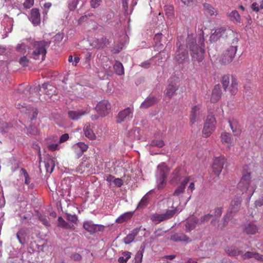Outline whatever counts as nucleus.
<instances>
[{"label":"nucleus","mask_w":263,"mask_h":263,"mask_svg":"<svg viewBox=\"0 0 263 263\" xmlns=\"http://www.w3.org/2000/svg\"><path fill=\"white\" fill-rule=\"evenodd\" d=\"M204 41L203 37H200L198 45H197L195 36L193 34H188L185 41L183 37H178L177 42V50L175 54L176 60L179 63L183 62L188 57L186 48H189L191 51L192 60L201 62L204 58Z\"/></svg>","instance_id":"obj_1"},{"label":"nucleus","mask_w":263,"mask_h":263,"mask_svg":"<svg viewBox=\"0 0 263 263\" xmlns=\"http://www.w3.org/2000/svg\"><path fill=\"white\" fill-rule=\"evenodd\" d=\"M238 189L242 194H246L247 196V201L249 202L256 189V185L251 180L250 172L243 174L238 184Z\"/></svg>","instance_id":"obj_2"},{"label":"nucleus","mask_w":263,"mask_h":263,"mask_svg":"<svg viewBox=\"0 0 263 263\" xmlns=\"http://www.w3.org/2000/svg\"><path fill=\"white\" fill-rule=\"evenodd\" d=\"M32 46V51L30 53V57L35 60L43 61L45 60L47 53L46 47L49 46L50 42L44 41H35L33 39L26 40Z\"/></svg>","instance_id":"obj_3"},{"label":"nucleus","mask_w":263,"mask_h":263,"mask_svg":"<svg viewBox=\"0 0 263 263\" xmlns=\"http://www.w3.org/2000/svg\"><path fill=\"white\" fill-rule=\"evenodd\" d=\"M170 170L165 163H161L157 167V186L159 190L163 189L166 184V179Z\"/></svg>","instance_id":"obj_4"},{"label":"nucleus","mask_w":263,"mask_h":263,"mask_svg":"<svg viewBox=\"0 0 263 263\" xmlns=\"http://www.w3.org/2000/svg\"><path fill=\"white\" fill-rule=\"evenodd\" d=\"M241 203L240 197H237L232 200L230 207L223 218V226L227 225L228 222L239 211Z\"/></svg>","instance_id":"obj_5"},{"label":"nucleus","mask_w":263,"mask_h":263,"mask_svg":"<svg viewBox=\"0 0 263 263\" xmlns=\"http://www.w3.org/2000/svg\"><path fill=\"white\" fill-rule=\"evenodd\" d=\"M204 110L201 105L194 106L191 111L190 122L191 125L200 123L204 118Z\"/></svg>","instance_id":"obj_6"},{"label":"nucleus","mask_w":263,"mask_h":263,"mask_svg":"<svg viewBox=\"0 0 263 263\" xmlns=\"http://www.w3.org/2000/svg\"><path fill=\"white\" fill-rule=\"evenodd\" d=\"M39 91H44L46 95L51 97L55 92V88L47 83H44L42 87H40V86H39L33 88L31 87L29 90H26L24 93L26 95L28 93H32L34 96L38 97Z\"/></svg>","instance_id":"obj_7"},{"label":"nucleus","mask_w":263,"mask_h":263,"mask_svg":"<svg viewBox=\"0 0 263 263\" xmlns=\"http://www.w3.org/2000/svg\"><path fill=\"white\" fill-rule=\"evenodd\" d=\"M216 120L213 116H208L202 129V134L205 137H209L214 131Z\"/></svg>","instance_id":"obj_8"},{"label":"nucleus","mask_w":263,"mask_h":263,"mask_svg":"<svg viewBox=\"0 0 263 263\" xmlns=\"http://www.w3.org/2000/svg\"><path fill=\"white\" fill-rule=\"evenodd\" d=\"M237 50V46H232L229 47L222 54L221 62L224 64L231 63L234 59Z\"/></svg>","instance_id":"obj_9"},{"label":"nucleus","mask_w":263,"mask_h":263,"mask_svg":"<svg viewBox=\"0 0 263 263\" xmlns=\"http://www.w3.org/2000/svg\"><path fill=\"white\" fill-rule=\"evenodd\" d=\"M226 162V159L224 156H220L215 158L212 165V171L216 176H218L221 173Z\"/></svg>","instance_id":"obj_10"},{"label":"nucleus","mask_w":263,"mask_h":263,"mask_svg":"<svg viewBox=\"0 0 263 263\" xmlns=\"http://www.w3.org/2000/svg\"><path fill=\"white\" fill-rule=\"evenodd\" d=\"M133 117V109L127 107L120 111L117 117L116 121L118 123L130 121Z\"/></svg>","instance_id":"obj_11"},{"label":"nucleus","mask_w":263,"mask_h":263,"mask_svg":"<svg viewBox=\"0 0 263 263\" xmlns=\"http://www.w3.org/2000/svg\"><path fill=\"white\" fill-rule=\"evenodd\" d=\"M185 177L184 170L178 167L175 169L172 173L170 178V183L171 184H177L179 182H181Z\"/></svg>","instance_id":"obj_12"},{"label":"nucleus","mask_w":263,"mask_h":263,"mask_svg":"<svg viewBox=\"0 0 263 263\" xmlns=\"http://www.w3.org/2000/svg\"><path fill=\"white\" fill-rule=\"evenodd\" d=\"M110 104L107 100L99 102L96 107L97 112L102 117L107 115L110 109Z\"/></svg>","instance_id":"obj_13"},{"label":"nucleus","mask_w":263,"mask_h":263,"mask_svg":"<svg viewBox=\"0 0 263 263\" xmlns=\"http://www.w3.org/2000/svg\"><path fill=\"white\" fill-rule=\"evenodd\" d=\"M220 141L222 144L225 145L228 149H230L234 145L233 137L229 133L222 132L220 135Z\"/></svg>","instance_id":"obj_14"},{"label":"nucleus","mask_w":263,"mask_h":263,"mask_svg":"<svg viewBox=\"0 0 263 263\" xmlns=\"http://www.w3.org/2000/svg\"><path fill=\"white\" fill-rule=\"evenodd\" d=\"M83 228L87 232L94 233L97 231H102L104 227L101 224H96L91 221H86L83 223Z\"/></svg>","instance_id":"obj_15"},{"label":"nucleus","mask_w":263,"mask_h":263,"mask_svg":"<svg viewBox=\"0 0 263 263\" xmlns=\"http://www.w3.org/2000/svg\"><path fill=\"white\" fill-rule=\"evenodd\" d=\"M88 148V145L82 142L74 144L72 147L73 151L78 158L80 157L83 153L87 150Z\"/></svg>","instance_id":"obj_16"},{"label":"nucleus","mask_w":263,"mask_h":263,"mask_svg":"<svg viewBox=\"0 0 263 263\" xmlns=\"http://www.w3.org/2000/svg\"><path fill=\"white\" fill-rule=\"evenodd\" d=\"M190 180V177H185L183 180L181 182L180 184L175 190L173 195L175 196L179 197L182 195L185 191L186 184Z\"/></svg>","instance_id":"obj_17"},{"label":"nucleus","mask_w":263,"mask_h":263,"mask_svg":"<svg viewBox=\"0 0 263 263\" xmlns=\"http://www.w3.org/2000/svg\"><path fill=\"white\" fill-rule=\"evenodd\" d=\"M226 31L224 27H220L215 29L214 32H212L210 37V40L211 42L217 41L220 37L223 36Z\"/></svg>","instance_id":"obj_18"},{"label":"nucleus","mask_w":263,"mask_h":263,"mask_svg":"<svg viewBox=\"0 0 263 263\" xmlns=\"http://www.w3.org/2000/svg\"><path fill=\"white\" fill-rule=\"evenodd\" d=\"M29 20L34 26H37L40 24V14L37 9L33 8L31 10Z\"/></svg>","instance_id":"obj_19"},{"label":"nucleus","mask_w":263,"mask_h":263,"mask_svg":"<svg viewBox=\"0 0 263 263\" xmlns=\"http://www.w3.org/2000/svg\"><path fill=\"white\" fill-rule=\"evenodd\" d=\"M221 90L219 85H216L212 90L211 97V102L212 103L217 102L221 98Z\"/></svg>","instance_id":"obj_20"},{"label":"nucleus","mask_w":263,"mask_h":263,"mask_svg":"<svg viewBox=\"0 0 263 263\" xmlns=\"http://www.w3.org/2000/svg\"><path fill=\"white\" fill-rule=\"evenodd\" d=\"M243 231L248 235H254L258 232V228L256 224L249 223L244 226Z\"/></svg>","instance_id":"obj_21"},{"label":"nucleus","mask_w":263,"mask_h":263,"mask_svg":"<svg viewBox=\"0 0 263 263\" xmlns=\"http://www.w3.org/2000/svg\"><path fill=\"white\" fill-rule=\"evenodd\" d=\"M178 89V86L176 83L171 82L167 86L165 95L168 98H171L175 95L176 91Z\"/></svg>","instance_id":"obj_22"},{"label":"nucleus","mask_w":263,"mask_h":263,"mask_svg":"<svg viewBox=\"0 0 263 263\" xmlns=\"http://www.w3.org/2000/svg\"><path fill=\"white\" fill-rule=\"evenodd\" d=\"M29 39H26L23 40V42L21 43L18 44L16 47V51L21 54H24L26 53L28 48V45H30L29 41H26V40Z\"/></svg>","instance_id":"obj_23"},{"label":"nucleus","mask_w":263,"mask_h":263,"mask_svg":"<svg viewBox=\"0 0 263 263\" xmlns=\"http://www.w3.org/2000/svg\"><path fill=\"white\" fill-rule=\"evenodd\" d=\"M141 136V130L139 128L134 127L127 134V137L130 140H139Z\"/></svg>","instance_id":"obj_24"},{"label":"nucleus","mask_w":263,"mask_h":263,"mask_svg":"<svg viewBox=\"0 0 263 263\" xmlns=\"http://www.w3.org/2000/svg\"><path fill=\"white\" fill-rule=\"evenodd\" d=\"M109 44V40L106 38L102 37L100 39L95 40L91 45L95 47L100 49L106 47Z\"/></svg>","instance_id":"obj_25"},{"label":"nucleus","mask_w":263,"mask_h":263,"mask_svg":"<svg viewBox=\"0 0 263 263\" xmlns=\"http://www.w3.org/2000/svg\"><path fill=\"white\" fill-rule=\"evenodd\" d=\"M139 232V229L138 228L133 230L130 232V233H129L123 239L124 242L126 245L129 244L130 243L132 242L134 240L135 237L138 235Z\"/></svg>","instance_id":"obj_26"},{"label":"nucleus","mask_w":263,"mask_h":263,"mask_svg":"<svg viewBox=\"0 0 263 263\" xmlns=\"http://www.w3.org/2000/svg\"><path fill=\"white\" fill-rule=\"evenodd\" d=\"M229 123L232 132L235 136H239L240 135L241 130L240 125L237 121L233 120L232 121H229Z\"/></svg>","instance_id":"obj_27"},{"label":"nucleus","mask_w":263,"mask_h":263,"mask_svg":"<svg viewBox=\"0 0 263 263\" xmlns=\"http://www.w3.org/2000/svg\"><path fill=\"white\" fill-rule=\"evenodd\" d=\"M226 253L230 256H237L241 255L242 251L235 247H227L225 248Z\"/></svg>","instance_id":"obj_28"},{"label":"nucleus","mask_w":263,"mask_h":263,"mask_svg":"<svg viewBox=\"0 0 263 263\" xmlns=\"http://www.w3.org/2000/svg\"><path fill=\"white\" fill-rule=\"evenodd\" d=\"M171 240L174 241H190L189 238L183 233H176L171 235Z\"/></svg>","instance_id":"obj_29"},{"label":"nucleus","mask_w":263,"mask_h":263,"mask_svg":"<svg viewBox=\"0 0 263 263\" xmlns=\"http://www.w3.org/2000/svg\"><path fill=\"white\" fill-rule=\"evenodd\" d=\"M86 114V112L82 110L69 111L68 112V116L71 119L77 120Z\"/></svg>","instance_id":"obj_30"},{"label":"nucleus","mask_w":263,"mask_h":263,"mask_svg":"<svg viewBox=\"0 0 263 263\" xmlns=\"http://www.w3.org/2000/svg\"><path fill=\"white\" fill-rule=\"evenodd\" d=\"M197 219L196 217H193L188 220L185 224V230L186 232H189L193 230L196 225Z\"/></svg>","instance_id":"obj_31"},{"label":"nucleus","mask_w":263,"mask_h":263,"mask_svg":"<svg viewBox=\"0 0 263 263\" xmlns=\"http://www.w3.org/2000/svg\"><path fill=\"white\" fill-rule=\"evenodd\" d=\"M156 102V99L154 97H148L141 103V108H147L152 106Z\"/></svg>","instance_id":"obj_32"},{"label":"nucleus","mask_w":263,"mask_h":263,"mask_svg":"<svg viewBox=\"0 0 263 263\" xmlns=\"http://www.w3.org/2000/svg\"><path fill=\"white\" fill-rule=\"evenodd\" d=\"M85 136L90 140L96 138V136L93 132L90 125H85L83 128Z\"/></svg>","instance_id":"obj_33"},{"label":"nucleus","mask_w":263,"mask_h":263,"mask_svg":"<svg viewBox=\"0 0 263 263\" xmlns=\"http://www.w3.org/2000/svg\"><path fill=\"white\" fill-rule=\"evenodd\" d=\"M132 212L125 213L121 215L117 219H116V222L119 223H122L124 222L127 221L132 217Z\"/></svg>","instance_id":"obj_34"},{"label":"nucleus","mask_w":263,"mask_h":263,"mask_svg":"<svg viewBox=\"0 0 263 263\" xmlns=\"http://www.w3.org/2000/svg\"><path fill=\"white\" fill-rule=\"evenodd\" d=\"M203 8L206 13H208L211 16H217L218 14V13L215 9L209 4H204Z\"/></svg>","instance_id":"obj_35"},{"label":"nucleus","mask_w":263,"mask_h":263,"mask_svg":"<svg viewBox=\"0 0 263 263\" xmlns=\"http://www.w3.org/2000/svg\"><path fill=\"white\" fill-rule=\"evenodd\" d=\"M152 191V190L148 192L146 195H145L139 203L138 204L137 209H142L144 208L147 204H148V200H149V194Z\"/></svg>","instance_id":"obj_36"},{"label":"nucleus","mask_w":263,"mask_h":263,"mask_svg":"<svg viewBox=\"0 0 263 263\" xmlns=\"http://www.w3.org/2000/svg\"><path fill=\"white\" fill-rule=\"evenodd\" d=\"M45 167L46 171L49 173H51L54 167V162L53 159H48L45 161Z\"/></svg>","instance_id":"obj_37"},{"label":"nucleus","mask_w":263,"mask_h":263,"mask_svg":"<svg viewBox=\"0 0 263 263\" xmlns=\"http://www.w3.org/2000/svg\"><path fill=\"white\" fill-rule=\"evenodd\" d=\"M58 226L65 229H74V226L67 222L61 216L58 217Z\"/></svg>","instance_id":"obj_38"},{"label":"nucleus","mask_w":263,"mask_h":263,"mask_svg":"<svg viewBox=\"0 0 263 263\" xmlns=\"http://www.w3.org/2000/svg\"><path fill=\"white\" fill-rule=\"evenodd\" d=\"M114 69L118 74L122 75L124 74V68L121 62L116 61L114 65Z\"/></svg>","instance_id":"obj_39"},{"label":"nucleus","mask_w":263,"mask_h":263,"mask_svg":"<svg viewBox=\"0 0 263 263\" xmlns=\"http://www.w3.org/2000/svg\"><path fill=\"white\" fill-rule=\"evenodd\" d=\"M229 18L233 21H235L237 22H240L241 18L238 12L236 10H233L231 13L228 14Z\"/></svg>","instance_id":"obj_40"},{"label":"nucleus","mask_w":263,"mask_h":263,"mask_svg":"<svg viewBox=\"0 0 263 263\" xmlns=\"http://www.w3.org/2000/svg\"><path fill=\"white\" fill-rule=\"evenodd\" d=\"M123 256H120L118 258V261L120 263H126L127 261L131 257V253L126 251L123 253Z\"/></svg>","instance_id":"obj_41"},{"label":"nucleus","mask_w":263,"mask_h":263,"mask_svg":"<svg viewBox=\"0 0 263 263\" xmlns=\"http://www.w3.org/2000/svg\"><path fill=\"white\" fill-rule=\"evenodd\" d=\"M151 219L153 221L160 222L166 220L164 214H155L151 216Z\"/></svg>","instance_id":"obj_42"},{"label":"nucleus","mask_w":263,"mask_h":263,"mask_svg":"<svg viewBox=\"0 0 263 263\" xmlns=\"http://www.w3.org/2000/svg\"><path fill=\"white\" fill-rule=\"evenodd\" d=\"M255 251H246L241 252V258L242 259H249L252 258H254V254Z\"/></svg>","instance_id":"obj_43"},{"label":"nucleus","mask_w":263,"mask_h":263,"mask_svg":"<svg viewBox=\"0 0 263 263\" xmlns=\"http://www.w3.org/2000/svg\"><path fill=\"white\" fill-rule=\"evenodd\" d=\"M144 249L139 250L136 254L134 263H141Z\"/></svg>","instance_id":"obj_44"},{"label":"nucleus","mask_w":263,"mask_h":263,"mask_svg":"<svg viewBox=\"0 0 263 263\" xmlns=\"http://www.w3.org/2000/svg\"><path fill=\"white\" fill-rule=\"evenodd\" d=\"M238 90V83L236 81L233 80L232 81L230 91L232 95H235Z\"/></svg>","instance_id":"obj_45"},{"label":"nucleus","mask_w":263,"mask_h":263,"mask_svg":"<svg viewBox=\"0 0 263 263\" xmlns=\"http://www.w3.org/2000/svg\"><path fill=\"white\" fill-rule=\"evenodd\" d=\"M176 211V209L167 210L165 213H163L166 220L172 217L175 215Z\"/></svg>","instance_id":"obj_46"},{"label":"nucleus","mask_w":263,"mask_h":263,"mask_svg":"<svg viewBox=\"0 0 263 263\" xmlns=\"http://www.w3.org/2000/svg\"><path fill=\"white\" fill-rule=\"evenodd\" d=\"M66 219L69 221L73 223H77L78 221V217L76 215H71L70 214H66Z\"/></svg>","instance_id":"obj_47"},{"label":"nucleus","mask_w":263,"mask_h":263,"mask_svg":"<svg viewBox=\"0 0 263 263\" xmlns=\"http://www.w3.org/2000/svg\"><path fill=\"white\" fill-rule=\"evenodd\" d=\"M151 145L153 146L162 147L164 145V142L162 140H154L152 141Z\"/></svg>","instance_id":"obj_48"},{"label":"nucleus","mask_w":263,"mask_h":263,"mask_svg":"<svg viewBox=\"0 0 263 263\" xmlns=\"http://www.w3.org/2000/svg\"><path fill=\"white\" fill-rule=\"evenodd\" d=\"M230 78L228 76H224L222 79V84L224 89L226 90L229 86Z\"/></svg>","instance_id":"obj_49"},{"label":"nucleus","mask_w":263,"mask_h":263,"mask_svg":"<svg viewBox=\"0 0 263 263\" xmlns=\"http://www.w3.org/2000/svg\"><path fill=\"white\" fill-rule=\"evenodd\" d=\"M29 61L28 58L26 55H23L20 59L19 63L22 66L25 67L28 66Z\"/></svg>","instance_id":"obj_50"},{"label":"nucleus","mask_w":263,"mask_h":263,"mask_svg":"<svg viewBox=\"0 0 263 263\" xmlns=\"http://www.w3.org/2000/svg\"><path fill=\"white\" fill-rule=\"evenodd\" d=\"M78 4V0H70L69 3V9L70 11H73Z\"/></svg>","instance_id":"obj_51"},{"label":"nucleus","mask_w":263,"mask_h":263,"mask_svg":"<svg viewBox=\"0 0 263 263\" xmlns=\"http://www.w3.org/2000/svg\"><path fill=\"white\" fill-rule=\"evenodd\" d=\"M17 108L22 112H26L28 110V106H27L24 103H23V104L20 103H18L17 104Z\"/></svg>","instance_id":"obj_52"},{"label":"nucleus","mask_w":263,"mask_h":263,"mask_svg":"<svg viewBox=\"0 0 263 263\" xmlns=\"http://www.w3.org/2000/svg\"><path fill=\"white\" fill-rule=\"evenodd\" d=\"M68 61L72 63V65L76 66L80 61V58L78 57H75L74 59L72 55H69L68 57Z\"/></svg>","instance_id":"obj_53"},{"label":"nucleus","mask_w":263,"mask_h":263,"mask_svg":"<svg viewBox=\"0 0 263 263\" xmlns=\"http://www.w3.org/2000/svg\"><path fill=\"white\" fill-rule=\"evenodd\" d=\"M21 172H22V174L24 175V177L25 178V183L27 184V185L29 184V183H30V178H29V176L27 172L24 168H22L21 170Z\"/></svg>","instance_id":"obj_54"},{"label":"nucleus","mask_w":263,"mask_h":263,"mask_svg":"<svg viewBox=\"0 0 263 263\" xmlns=\"http://www.w3.org/2000/svg\"><path fill=\"white\" fill-rule=\"evenodd\" d=\"M222 208L221 207L216 208L213 216H214L215 218H219L222 214Z\"/></svg>","instance_id":"obj_55"},{"label":"nucleus","mask_w":263,"mask_h":263,"mask_svg":"<svg viewBox=\"0 0 263 263\" xmlns=\"http://www.w3.org/2000/svg\"><path fill=\"white\" fill-rule=\"evenodd\" d=\"M101 0H90V5L91 7L93 8H98L100 5Z\"/></svg>","instance_id":"obj_56"},{"label":"nucleus","mask_w":263,"mask_h":263,"mask_svg":"<svg viewBox=\"0 0 263 263\" xmlns=\"http://www.w3.org/2000/svg\"><path fill=\"white\" fill-rule=\"evenodd\" d=\"M212 216H213V215H211L210 214H208L204 215V216L201 217V218L200 219L201 223H204L205 222L208 221Z\"/></svg>","instance_id":"obj_57"},{"label":"nucleus","mask_w":263,"mask_h":263,"mask_svg":"<svg viewBox=\"0 0 263 263\" xmlns=\"http://www.w3.org/2000/svg\"><path fill=\"white\" fill-rule=\"evenodd\" d=\"M34 4V0H26L24 3L23 6L26 9L30 8Z\"/></svg>","instance_id":"obj_58"},{"label":"nucleus","mask_w":263,"mask_h":263,"mask_svg":"<svg viewBox=\"0 0 263 263\" xmlns=\"http://www.w3.org/2000/svg\"><path fill=\"white\" fill-rule=\"evenodd\" d=\"M92 16V13H89L88 14H85L83 16H82L78 20V23L79 24L82 23L83 22L86 21L88 17H90V16Z\"/></svg>","instance_id":"obj_59"},{"label":"nucleus","mask_w":263,"mask_h":263,"mask_svg":"<svg viewBox=\"0 0 263 263\" xmlns=\"http://www.w3.org/2000/svg\"><path fill=\"white\" fill-rule=\"evenodd\" d=\"M48 148L50 151H54L59 149L60 148V147L59 144L55 143L49 144L48 146Z\"/></svg>","instance_id":"obj_60"},{"label":"nucleus","mask_w":263,"mask_h":263,"mask_svg":"<svg viewBox=\"0 0 263 263\" xmlns=\"http://www.w3.org/2000/svg\"><path fill=\"white\" fill-rule=\"evenodd\" d=\"M39 219L45 226H48L50 225L49 222L48 221V219L46 216L41 215L39 216Z\"/></svg>","instance_id":"obj_61"},{"label":"nucleus","mask_w":263,"mask_h":263,"mask_svg":"<svg viewBox=\"0 0 263 263\" xmlns=\"http://www.w3.org/2000/svg\"><path fill=\"white\" fill-rule=\"evenodd\" d=\"M10 127H11V125L7 123L4 122L3 124H2V126L0 127V131L2 133H5L6 132L5 130V129H8V128H9Z\"/></svg>","instance_id":"obj_62"},{"label":"nucleus","mask_w":263,"mask_h":263,"mask_svg":"<svg viewBox=\"0 0 263 263\" xmlns=\"http://www.w3.org/2000/svg\"><path fill=\"white\" fill-rule=\"evenodd\" d=\"M173 7L171 6H169L166 7L165 12L166 14L168 16H171L173 15Z\"/></svg>","instance_id":"obj_63"},{"label":"nucleus","mask_w":263,"mask_h":263,"mask_svg":"<svg viewBox=\"0 0 263 263\" xmlns=\"http://www.w3.org/2000/svg\"><path fill=\"white\" fill-rule=\"evenodd\" d=\"M254 258L259 261H263V255L255 252Z\"/></svg>","instance_id":"obj_64"}]
</instances>
